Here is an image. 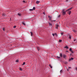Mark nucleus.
<instances>
[{
    "label": "nucleus",
    "mask_w": 77,
    "mask_h": 77,
    "mask_svg": "<svg viewBox=\"0 0 77 77\" xmlns=\"http://www.w3.org/2000/svg\"><path fill=\"white\" fill-rule=\"evenodd\" d=\"M57 59H60V57H59L58 56H57Z\"/></svg>",
    "instance_id": "nucleus-25"
},
{
    "label": "nucleus",
    "mask_w": 77,
    "mask_h": 77,
    "mask_svg": "<svg viewBox=\"0 0 77 77\" xmlns=\"http://www.w3.org/2000/svg\"><path fill=\"white\" fill-rule=\"evenodd\" d=\"M49 25L51 27H52V24H51V23H49Z\"/></svg>",
    "instance_id": "nucleus-5"
},
{
    "label": "nucleus",
    "mask_w": 77,
    "mask_h": 77,
    "mask_svg": "<svg viewBox=\"0 0 77 77\" xmlns=\"http://www.w3.org/2000/svg\"><path fill=\"white\" fill-rule=\"evenodd\" d=\"M49 66L51 68H52V66H51V65H49Z\"/></svg>",
    "instance_id": "nucleus-22"
},
{
    "label": "nucleus",
    "mask_w": 77,
    "mask_h": 77,
    "mask_svg": "<svg viewBox=\"0 0 77 77\" xmlns=\"http://www.w3.org/2000/svg\"><path fill=\"white\" fill-rule=\"evenodd\" d=\"M65 48H66L67 49H68V47H67V46H66L65 47Z\"/></svg>",
    "instance_id": "nucleus-18"
},
{
    "label": "nucleus",
    "mask_w": 77,
    "mask_h": 77,
    "mask_svg": "<svg viewBox=\"0 0 77 77\" xmlns=\"http://www.w3.org/2000/svg\"><path fill=\"white\" fill-rule=\"evenodd\" d=\"M19 70H20V71H23V69H22V68H19Z\"/></svg>",
    "instance_id": "nucleus-12"
},
{
    "label": "nucleus",
    "mask_w": 77,
    "mask_h": 77,
    "mask_svg": "<svg viewBox=\"0 0 77 77\" xmlns=\"http://www.w3.org/2000/svg\"><path fill=\"white\" fill-rule=\"evenodd\" d=\"M23 3H25V1H23Z\"/></svg>",
    "instance_id": "nucleus-36"
},
{
    "label": "nucleus",
    "mask_w": 77,
    "mask_h": 77,
    "mask_svg": "<svg viewBox=\"0 0 77 77\" xmlns=\"http://www.w3.org/2000/svg\"><path fill=\"white\" fill-rule=\"evenodd\" d=\"M18 16H19V17H21V14L18 13Z\"/></svg>",
    "instance_id": "nucleus-8"
},
{
    "label": "nucleus",
    "mask_w": 77,
    "mask_h": 77,
    "mask_svg": "<svg viewBox=\"0 0 77 77\" xmlns=\"http://www.w3.org/2000/svg\"><path fill=\"white\" fill-rule=\"evenodd\" d=\"M67 71H69V69H67Z\"/></svg>",
    "instance_id": "nucleus-38"
},
{
    "label": "nucleus",
    "mask_w": 77,
    "mask_h": 77,
    "mask_svg": "<svg viewBox=\"0 0 77 77\" xmlns=\"http://www.w3.org/2000/svg\"><path fill=\"white\" fill-rule=\"evenodd\" d=\"M40 2H39V1H37L36 2V4H39V3Z\"/></svg>",
    "instance_id": "nucleus-6"
},
{
    "label": "nucleus",
    "mask_w": 77,
    "mask_h": 77,
    "mask_svg": "<svg viewBox=\"0 0 77 77\" xmlns=\"http://www.w3.org/2000/svg\"><path fill=\"white\" fill-rule=\"evenodd\" d=\"M52 35L53 36H54V34H52Z\"/></svg>",
    "instance_id": "nucleus-34"
},
{
    "label": "nucleus",
    "mask_w": 77,
    "mask_h": 77,
    "mask_svg": "<svg viewBox=\"0 0 77 77\" xmlns=\"http://www.w3.org/2000/svg\"><path fill=\"white\" fill-rule=\"evenodd\" d=\"M16 62H17V63H18V62H19V60H18L17 59L16 60Z\"/></svg>",
    "instance_id": "nucleus-14"
},
{
    "label": "nucleus",
    "mask_w": 77,
    "mask_h": 77,
    "mask_svg": "<svg viewBox=\"0 0 77 77\" xmlns=\"http://www.w3.org/2000/svg\"><path fill=\"white\" fill-rule=\"evenodd\" d=\"M65 11V9H63V10H62V12L63 13V15H65V14H66V12Z\"/></svg>",
    "instance_id": "nucleus-1"
},
{
    "label": "nucleus",
    "mask_w": 77,
    "mask_h": 77,
    "mask_svg": "<svg viewBox=\"0 0 77 77\" xmlns=\"http://www.w3.org/2000/svg\"><path fill=\"white\" fill-rule=\"evenodd\" d=\"M62 72H63V71L62 70H61L60 71V73H62Z\"/></svg>",
    "instance_id": "nucleus-21"
},
{
    "label": "nucleus",
    "mask_w": 77,
    "mask_h": 77,
    "mask_svg": "<svg viewBox=\"0 0 77 77\" xmlns=\"http://www.w3.org/2000/svg\"><path fill=\"white\" fill-rule=\"evenodd\" d=\"M14 28L15 29V28H16V26H14Z\"/></svg>",
    "instance_id": "nucleus-32"
},
{
    "label": "nucleus",
    "mask_w": 77,
    "mask_h": 77,
    "mask_svg": "<svg viewBox=\"0 0 77 77\" xmlns=\"http://www.w3.org/2000/svg\"><path fill=\"white\" fill-rule=\"evenodd\" d=\"M54 35H55V36H57V34H56V33H55L54 34Z\"/></svg>",
    "instance_id": "nucleus-31"
},
{
    "label": "nucleus",
    "mask_w": 77,
    "mask_h": 77,
    "mask_svg": "<svg viewBox=\"0 0 77 77\" xmlns=\"http://www.w3.org/2000/svg\"><path fill=\"white\" fill-rule=\"evenodd\" d=\"M33 9L34 10H35V7H33Z\"/></svg>",
    "instance_id": "nucleus-28"
},
{
    "label": "nucleus",
    "mask_w": 77,
    "mask_h": 77,
    "mask_svg": "<svg viewBox=\"0 0 77 77\" xmlns=\"http://www.w3.org/2000/svg\"><path fill=\"white\" fill-rule=\"evenodd\" d=\"M25 63H26L24 62L22 64V65H25Z\"/></svg>",
    "instance_id": "nucleus-26"
},
{
    "label": "nucleus",
    "mask_w": 77,
    "mask_h": 77,
    "mask_svg": "<svg viewBox=\"0 0 77 77\" xmlns=\"http://www.w3.org/2000/svg\"><path fill=\"white\" fill-rule=\"evenodd\" d=\"M60 17V15H59V16H58V18H59Z\"/></svg>",
    "instance_id": "nucleus-33"
},
{
    "label": "nucleus",
    "mask_w": 77,
    "mask_h": 77,
    "mask_svg": "<svg viewBox=\"0 0 77 77\" xmlns=\"http://www.w3.org/2000/svg\"><path fill=\"white\" fill-rule=\"evenodd\" d=\"M37 48L38 50V51H39V50H40V48H39V47H37Z\"/></svg>",
    "instance_id": "nucleus-9"
},
{
    "label": "nucleus",
    "mask_w": 77,
    "mask_h": 77,
    "mask_svg": "<svg viewBox=\"0 0 77 77\" xmlns=\"http://www.w3.org/2000/svg\"><path fill=\"white\" fill-rule=\"evenodd\" d=\"M68 1V0H66V2H67Z\"/></svg>",
    "instance_id": "nucleus-37"
},
{
    "label": "nucleus",
    "mask_w": 77,
    "mask_h": 77,
    "mask_svg": "<svg viewBox=\"0 0 77 77\" xmlns=\"http://www.w3.org/2000/svg\"><path fill=\"white\" fill-rule=\"evenodd\" d=\"M59 27V26L58 24H56L55 26L56 29H58V27Z\"/></svg>",
    "instance_id": "nucleus-2"
},
{
    "label": "nucleus",
    "mask_w": 77,
    "mask_h": 77,
    "mask_svg": "<svg viewBox=\"0 0 77 77\" xmlns=\"http://www.w3.org/2000/svg\"><path fill=\"white\" fill-rule=\"evenodd\" d=\"M3 15H4V16H5V14H3Z\"/></svg>",
    "instance_id": "nucleus-40"
},
{
    "label": "nucleus",
    "mask_w": 77,
    "mask_h": 77,
    "mask_svg": "<svg viewBox=\"0 0 77 77\" xmlns=\"http://www.w3.org/2000/svg\"><path fill=\"white\" fill-rule=\"evenodd\" d=\"M69 51L71 52H72V49L71 48H70L69 49Z\"/></svg>",
    "instance_id": "nucleus-13"
},
{
    "label": "nucleus",
    "mask_w": 77,
    "mask_h": 77,
    "mask_svg": "<svg viewBox=\"0 0 77 77\" xmlns=\"http://www.w3.org/2000/svg\"><path fill=\"white\" fill-rule=\"evenodd\" d=\"M54 21H56V20H54Z\"/></svg>",
    "instance_id": "nucleus-44"
},
{
    "label": "nucleus",
    "mask_w": 77,
    "mask_h": 77,
    "mask_svg": "<svg viewBox=\"0 0 77 77\" xmlns=\"http://www.w3.org/2000/svg\"><path fill=\"white\" fill-rule=\"evenodd\" d=\"M73 59H74V58H71V59H69V61H71L73 60Z\"/></svg>",
    "instance_id": "nucleus-4"
},
{
    "label": "nucleus",
    "mask_w": 77,
    "mask_h": 77,
    "mask_svg": "<svg viewBox=\"0 0 77 77\" xmlns=\"http://www.w3.org/2000/svg\"><path fill=\"white\" fill-rule=\"evenodd\" d=\"M63 56L64 59H65V57H66V55H63Z\"/></svg>",
    "instance_id": "nucleus-3"
},
{
    "label": "nucleus",
    "mask_w": 77,
    "mask_h": 77,
    "mask_svg": "<svg viewBox=\"0 0 77 77\" xmlns=\"http://www.w3.org/2000/svg\"><path fill=\"white\" fill-rule=\"evenodd\" d=\"M60 57H62V53L60 54Z\"/></svg>",
    "instance_id": "nucleus-10"
},
{
    "label": "nucleus",
    "mask_w": 77,
    "mask_h": 77,
    "mask_svg": "<svg viewBox=\"0 0 77 77\" xmlns=\"http://www.w3.org/2000/svg\"><path fill=\"white\" fill-rule=\"evenodd\" d=\"M72 9V7L68 9V10L70 11V10H71V9Z\"/></svg>",
    "instance_id": "nucleus-11"
},
{
    "label": "nucleus",
    "mask_w": 77,
    "mask_h": 77,
    "mask_svg": "<svg viewBox=\"0 0 77 77\" xmlns=\"http://www.w3.org/2000/svg\"><path fill=\"white\" fill-rule=\"evenodd\" d=\"M69 39H71V36L69 35Z\"/></svg>",
    "instance_id": "nucleus-23"
},
{
    "label": "nucleus",
    "mask_w": 77,
    "mask_h": 77,
    "mask_svg": "<svg viewBox=\"0 0 77 77\" xmlns=\"http://www.w3.org/2000/svg\"><path fill=\"white\" fill-rule=\"evenodd\" d=\"M60 34L62 36L63 35V32H62L60 33Z\"/></svg>",
    "instance_id": "nucleus-17"
},
{
    "label": "nucleus",
    "mask_w": 77,
    "mask_h": 77,
    "mask_svg": "<svg viewBox=\"0 0 77 77\" xmlns=\"http://www.w3.org/2000/svg\"><path fill=\"white\" fill-rule=\"evenodd\" d=\"M22 23L23 24V25H24V26L26 25V24H25V23L24 22H22Z\"/></svg>",
    "instance_id": "nucleus-19"
},
{
    "label": "nucleus",
    "mask_w": 77,
    "mask_h": 77,
    "mask_svg": "<svg viewBox=\"0 0 77 77\" xmlns=\"http://www.w3.org/2000/svg\"><path fill=\"white\" fill-rule=\"evenodd\" d=\"M69 68H71V67H69Z\"/></svg>",
    "instance_id": "nucleus-42"
},
{
    "label": "nucleus",
    "mask_w": 77,
    "mask_h": 77,
    "mask_svg": "<svg viewBox=\"0 0 77 77\" xmlns=\"http://www.w3.org/2000/svg\"><path fill=\"white\" fill-rule=\"evenodd\" d=\"M73 32H76V31H75V30H73Z\"/></svg>",
    "instance_id": "nucleus-24"
},
{
    "label": "nucleus",
    "mask_w": 77,
    "mask_h": 77,
    "mask_svg": "<svg viewBox=\"0 0 77 77\" xmlns=\"http://www.w3.org/2000/svg\"><path fill=\"white\" fill-rule=\"evenodd\" d=\"M3 29V30L4 31V32H5V28H4V27L2 28Z\"/></svg>",
    "instance_id": "nucleus-15"
},
{
    "label": "nucleus",
    "mask_w": 77,
    "mask_h": 77,
    "mask_svg": "<svg viewBox=\"0 0 77 77\" xmlns=\"http://www.w3.org/2000/svg\"><path fill=\"white\" fill-rule=\"evenodd\" d=\"M43 14H44V15H45V13H43Z\"/></svg>",
    "instance_id": "nucleus-39"
},
{
    "label": "nucleus",
    "mask_w": 77,
    "mask_h": 77,
    "mask_svg": "<svg viewBox=\"0 0 77 77\" xmlns=\"http://www.w3.org/2000/svg\"><path fill=\"white\" fill-rule=\"evenodd\" d=\"M76 41V42L77 41V40H76V39L74 40V41Z\"/></svg>",
    "instance_id": "nucleus-35"
},
{
    "label": "nucleus",
    "mask_w": 77,
    "mask_h": 77,
    "mask_svg": "<svg viewBox=\"0 0 77 77\" xmlns=\"http://www.w3.org/2000/svg\"><path fill=\"white\" fill-rule=\"evenodd\" d=\"M48 17L50 20H51V16H48Z\"/></svg>",
    "instance_id": "nucleus-7"
},
{
    "label": "nucleus",
    "mask_w": 77,
    "mask_h": 77,
    "mask_svg": "<svg viewBox=\"0 0 77 77\" xmlns=\"http://www.w3.org/2000/svg\"><path fill=\"white\" fill-rule=\"evenodd\" d=\"M68 11V9L66 10L65 11V12H67V11Z\"/></svg>",
    "instance_id": "nucleus-30"
},
{
    "label": "nucleus",
    "mask_w": 77,
    "mask_h": 77,
    "mask_svg": "<svg viewBox=\"0 0 77 77\" xmlns=\"http://www.w3.org/2000/svg\"><path fill=\"white\" fill-rule=\"evenodd\" d=\"M62 42V40H59V42Z\"/></svg>",
    "instance_id": "nucleus-20"
},
{
    "label": "nucleus",
    "mask_w": 77,
    "mask_h": 77,
    "mask_svg": "<svg viewBox=\"0 0 77 77\" xmlns=\"http://www.w3.org/2000/svg\"><path fill=\"white\" fill-rule=\"evenodd\" d=\"M71 14V11H69V15H70V14Z\"/></svg>",
    "instance_id": "nucleus-16"
},
{
    "label": "nucleus",
    "mask_w": 77,
    "mask_h": 77,
    "mask_svg": "<svg viewBox=\"0 0 77 77\" xmlns=\"http://www.w3.org/2000/svg\"><path fill=\"white\" fill-rule=\"evenodd\" d=\"M29 10L31 11H33V9H30Z\"/></svg>",
    "instance_id": "nucleus-27"
},
{
    "label": "nucleus",
    "mask_w": 77,
    "mask_h": 77,
    "mask_svg": "<svg viewBox=\"0 0 77 77\" xmlns=\"http://www.w3.org/2000/svg\"><path fill=\"white\" fill-rule=\"evenodd\" d=\"M66 52H68V51H66Z\"/></svg>",
    "instance_id": "nucleus-41"
},
{
    "label": "nucleus",
    "mask_w": 77,
    "mask_h": 77,
    "mask_svg": "<svg viewBox=\"0 0 77 77\" xmlns=\"http://www.w3.org/2000/svg\"><path fill=\"white\" fill-rule=\"evenodd\" d=\"M30 33H31V36H32V32H30Z\"/></svg>",
    "instance_id": "nucleus-29"
},
{
    "label": "nucleus",
    "mask_w": 77,
    "mask_h": 77,
    "mask_svg": "<svg viewBox=\"0 0 77 77\" xmlns=\"http://www.w3.org/2000/svg\"><path fill=\"white\" fill-rule=\"evenodd\" d=\"M76 70H77V68H76Z\"/></svg>",
    "instance_id": "nucleus-43"
}]
</instances>
